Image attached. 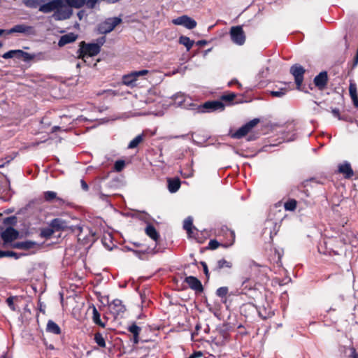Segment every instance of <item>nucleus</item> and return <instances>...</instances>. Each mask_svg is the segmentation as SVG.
I'll list each match as a JSON object with an SVG mask.
<instances>
[{"instance_id": "nucleus-56", "label": "nucleus", "mask_w": 358, "mask_h": 358, "mask_svg": "<svg viewBox=\"0 0 358 358\" xmlns=\"http://www.w3.org/2000/svg\"><path fill=\"white\" fill-rule=\"evenodd\" d=\"M80 184H81L82 189L83 190L87 191L89 189L88 185L87 184V182L84 180H80Z\"/></svg>"}, {"instance_id": "nucleus-46", "label": "nucleus", "mask_w": 358, "mask_h": 358, "mask_svg": "<svg viewBox=\"0 0 358 358\" xmlns=\"http://www.w3.org/2000/svg\"><path fill=\"white\" fill-rule=\"evenodd\" d=\"M286 92L287 90L285 88H282L278 91H271V94L275 97H281L284 96L286 94Z\"/></svg>"}, {"instance_id": "nucleus-38", "label": "nucleus", "mask_w": 358, "mask_h": 358, "mask_svg": "<svg viewBox=\"0 0 358 358\" xmlns=\"http://www.w3.org/2000/svg\"><path fill=\"white\" fill-rule=\"evenodd\" d=\"M55 231L54 229L50 227L48 228L43 229L41 231V236L45 238H50L51 236L53 235Z\"/></svg>"}, {"instance_id": "nucleus-2", "label": "nucleus", "mask_w": 358, "mask_h": 358, "mask_svg": "<svg viewBox=\"0 0 358 358\" xmlns=\"http://www.w3.org/2000/svg\"><path fill=\"white\" fill-rule=\"evenodd\" d=\"M64 6L63 0H52L39 7V10L44 13H50L55 10L57 11L54 13L53 17L56 20H62L70 17V14L65 10L60 9Z\"/></svg>"}, {"instance_id": "nucleus-60", "label": "nucleus", "mask_w": 358, "mask_h": 358, "mask_svg": "<svg viewBox=\"0 0 358 358\" xmlns=\"http://www.w3.org/2000/svg\"><path fill=\"white\" fill-rule=\"evenodd\" d=\"M105 42V37H101L97 40V43L96 44L100 45V48L103 45Z\"/></svg>"}, {"instance_id": "nucleus-41", "label": "nucleus", "mask_w": 358, "mask_h": 358, "mask_svg": "<svg viewBox=\"0 0 358 358\" xmlns=\"http://www.w3.org/2000/svg\"><path fill=\"white\" fill-rule=\"evenodd\" d=\"M68 5L74 8H80L85 3V0H66Z\"/></svg>"}, {"instance_id": "nucleus-14", "label": "nucleus", "mask_w": 358, "mask_h": 358, "mask_svg": "<svg viewBox=\"0 0 358 358\" xmlns=\"http://www.w3.org/2000/svg\"><path fill=\"white\" fill-rule=\"evenodd\" d=\"M232 268L233 262L223 258L216 262L215 266L213 268V271L217 274H220L222 272L230 271Z\"/></svg>"}, {"instance_id": "nucleus-48", "label": "nucleus", "mask_w": 358, "mask_h": 358, "mask_svg": "<svg viewBox=\"0 0 358 358\" xmlns=\"http://www.w3.org/2000/svg\"><path fill=\"white\" fill-rule=\"evenodd\" d=\"M22 255H18L15 252L13 251H5V257H14L15 259H18Z\"/></svg>"}, {"instance_id": "nucleus-24", "label": "nucleus", "mask_w": 358, "mask_h": 358, "mask_svg": "<svg viewBox=\"0 0 358 358\" xmlns=\"http://www.w3.org/2000/svg\"><path fill=\"white\" fill-rule=\"evenodd\" d=\"M37 245V243L31 241H26L22 242H16L12 244L13 248L21 249V250H29L34 248Z\"/></svg>"}, {"instance_id": "nucleus-32", "label": "nucleus", "mask_w": 358, "mask_h": 358, "mask_svg": "<svg viewBox=\"0 0 358 358\" xmlns=\"http://www.w3.org/2000/svg\"><path fill=\"white\" fill-rule=\"evenodd\" d=\"M178 42L180 44L183 45L187 51L190 50V49L192 48L194 41L193 40H191L189 37L186 36H180L178 39Z\"/></svg>"}, {"instance_id": "nucleus-50", "label": "nucleus", "mask_w": 358, "mask_h": 358, "mask_svg": "<svg viewBox=\"0 0 358 358\" xmlns=\"http://www.w3.org/2000/svg\"><path fill=\"white\" fill-rule=\"evenodd\" d=\"M331 113L333 115L337 117L338 120H345L343 117L341 116L339 109L334 108L332 109Z\"/></svg>"}, {"instance_id": "nucleus-1", "label": "nucleus", "mask_w": 358, "mask_h": 358, "mask_svg": "<svg viewBox=\"0 0 358 358\" xmlns=\"http://www.w3.org/2000/svg\"><path fill=\"white\" fill-rule=\"evenodd\" d=\"M320 254L328 255H340L343 251V246L341 241L335 236L328 237L324 239L317 247Z\"/></svg>"}, {"instance_id": "nucleus-34", "label": "nucleus", "mask_w": 358, "mask_h": 358, "mask_svg": "<svg viewBox=\"0 0 358 358\" xmlns=\"http://www.w3.org/2000/svg\"><path fill=\"white\" fill-rule=\"evenodd\" d=\"M94 342L101 348H106V341L103 335L100 332L94 334Z\"/></svg>"}, {"instance_id": "nucleus-26", "label": "nucleus", "mask_w": 358, "mask_h": 358, "mask_svg": "<svg viewBox=\"0 0 358 358\" xmlns=\"http://www.w3.org/2000/svg\"><path fill=\"white\" fill-rule=\"evenodd\" d=\"M145 232L148 236H149L150 238H152L156 243L160 238V235H159V232L157 231L155 227L151 224H147V226L145 229Z\"/></svg>"}, {"instance_id": "nucleus-40", "label": "nucleus", "mask_w": 358, "mask_h": 358, "mask_svg": "<svg viewBox=\"0 0 358 358\" xmlns=\"http://www.w3.org/2000/svg\"><path fill=\"white\" fill-rule=\"evenodd\" d=\"M349 93L351 98H356L357 95V85L352 80L350 81Z\"/></svg>"}, {"instance_id": "nucleus-30", "label": "nucleus", "mask_w": 358, "mask_h": 358, "mask_svg": "<svg viewBox=\"0 0 358 358\" xmlns=\"http://www.w3.org/2000/svg\"><path fill=\"white\" fill-rule=\"evenodd\" d=\"M92 321L94 324L96 325H99V327L104 328L106 327V322H103L101 320V315L97 310L96 308L92 305Z\"/></svg>"}, {"instance_id": "nucleus-16", "label": "nucleus", "mask_w": 358, "mask_h": 358, "mask_svg": "<svg viewBox=\"0 0 358 358\" xmlns=\"http://www.w3.org/2000/svg\"><path fill=\"white\" fill-rule=\"evenodd\" d=\"M184 282H186L189 287L196 293H201L203 292V287L201 282L196 277L189 275L185 278Z\"/></svg>"}, {"instance_id": "nucleus-4", "label": "nucleus", "mask_w": 358, "mask_h": 358, "mask_svg": "<svg viewBox=\"0 0 358 358\" xmlns=\"http://www.w3.org/2000/svg\"><path fill=\"white\" fill-rule=\"evenodd\" d=\"M289 72L294 78L296 89L304 92H308L307 90H304V87L303 86V76L306 73L305 69L301 65L295 64L290 67Z\"/></svg>"}, {"instance_id": "nucleus-51", "label": "nucleus", "mask_w": 358, "mask_h": 358, "mask_svg": "<svg viewBox=\"0 0 358 358\" xmlns=\"http://www.w3.org/2000/svg\"><path fill=\"white\" fill-rule=\"evenodd\" d=\"M203 355L201 351L194 352L188 358H201Z\"/></svg>"}, {"instance_id": "nucleus-6", "label": "nucleus", "mask_w": 358, "mask_h": 358, "mask_svg": "<svg viewBox=\"0 0 358 358\" xmlns=\"http://www.w3.org/2000/svg\"><path fill=\"white\" fill-rule=\"evenodd\" d=\"M260 122V120L259 118H254L252 120L249 121L238 129H237L235 132L231 134V137L234 139H240L243 137L248 135L251 130L257 126Z\"/></svg>"}, {"instance_id": "nucleus-18", "label": "nucleus", "mask_w": 358, "mask_h": 358, "mask_svg": "<svg viewBox=\"0 0 358 358\" xmlns=\"http://www.w3.org/2000/svg\"><path fill=\"white\" fill-rule=\"evenodd\" d=\"M13 33H21L26 34H34L35 30L33 27L28 26L24 24H17L12 27L10 29L7 30V34Z\"/></svg>"}, {"instance_id": "nucleus-35", "label": "nucleus", "mask_w": 358, "mask_h": 358, "mask_svg": "<svg viewBox=\"0 0 358 358\" xmlns=\"http://www.w3.org/2000/svg\"><path fill=\"white\" fill-rule=\"evenodd\" d=\"M143 141V135L140 134L136 136L133 140L130 141L128 145V148L134 149L136 148Z\"/></svg>"}, {"instance_id": "nucleus-64", "label": "nucleus", "mask_w": 358, "mask_h": 358, "mask_svg": "<svg viewBox=\"0 0 358 358\" xmlns=\"http://www.w3.org/2000/svg\"><path fill=\"white\" fill-rule=\"evenodd\" d=\"M310 182V181H313V182H317V181H316V180L315 178H310V180H307L305 181V182Z\"/></svg>"}, {"instance_id": "nucleus-9", "label": "nucleus", "mask_w": 358, "mask_h": 358, "mask_svg": "<svg viewBox=\"0 0 358 358\" xmlns=\"http://www.w3.org/2000/svg\"><path fill=\"white\" fill-rule=\"evenodd\" d=\"M172 23L175 25H181L188 29H192L196 27V22L189 17L188 15H184L180 16L172 20Z\"/></svg>"}, {"instance_id": "nucleus-44", "label": "nucleus", "mask_w": 358, "mask_h": 358, "mask_svg": "<svg viewBox=\"0 0 358 358\" xmlns=\"http://www.w3.org/2000/svg\"><path fill=\"white\" fill-rule=\"evenodd\" d=\"M229 292V289L227 287H219L216 291V294L221 298L226 297Z\"/></svg>"}, {"instance_id": "nucleus-15", "label": "nucleus", "mask_w": 358, "mask_h": 358, "mask_svg": "<svg viewBox=\"0 0 358 358\" xmlns=\"http://www.w3.org/2000/svg\"><path fill=\"white\" fill-rule=\"evenodd\" d=\"M109 309L115 317H117L126 310L125 306L120 299H115L109 304Z\"/></svg>"}, {"instance_id": "nucleus-21", "label": "nucleus", "mask_w": 358, "mask_h": 358, "mask_svg": "<svg viewBox=\"0 0 358 358\" xmlns=\"http://www.w3.org/2000/svg\"><path fill=\"white\" fill-rule=\"evenodd\" d=\"M338 171L344 176L346 179H350L354 176V171L349 162H345L342 164H339L338 166Z\"/></svg>"}, {"instance_id": "nucleus-20", "label": "nucleus", "mask_w": 358, "mask_h": 358, "mask_svg": "<svg viewBox=\"0 0 358 358\" xmlns=\"http://www.w3.org/2000/svg\"><path fill=\"white\" fill-rule=\"evenodd\" d=\"M257 310V308L252 303H243L240 307V313L242 315L245 316L246 318L252 317L254 315Z\"/></svg>"}, {"instance_id": "nucleus-54", "label": "nucleus", "mask_w": 358, "mask_h": 358, "mask_svg": "<svg viewBox=\"0 0 358 358\" xmlns=\"http://www.w3.org/2000/svg\"><path fill=\"white\" fill-rule=\"evenodd\" d=\"M235 84L237 85V86L239 89H241L242 87V85L236 79H234V80H232L231 81H230L228 83V86L231 87V85H235Z\"/></svg>"}, {"instance_id": "nucleus-17", "label": "nucleus", "mask_w": 358, "mask_h": 358, "mask_svg": "<svg viewBox=\"0 0 358 358\" xmlns=\"http://www.w3.org/2000/svg\"><path fill=\"white\" fill-rule=\"evenodd\" d=\"M328 74L324 71L316 76L313 80L314 85L319 90H324L328 84Z\"/></svg>"}, {"instance_id": "nucleus-45", "label": "nucleus", "mask_w": 358, "mask_h": 358, "mask_svg": "<svg viewBox=\"0 0 358 358\" xmlns=\"http://www.w3.org/2000/svg\"><path fill=\"white\" fill-rule=\"evenodd\" d=\"M250 279L246 278L244 279L242 282V290H250L252 289V285L250 284Z\"/></svg>"}, {"instance_id": "nucleus-63", "label": "nucleus", "mask_w": 358, "mask_h": 358, "mask_svg": "<svg viewBox=\"0 0 358 358\" xmlns=\"http://www.w3.org/2000/svg\"><path fill=\"white\" fill-rule=\"evenodd\" d=\"M4 33H6L7 34V30H5V29H0V36L3 35V34Z\"/></svg>"}, {"instance_id": "nucleus-27", "label": "nucleus", "mask_w": 358, "mask_h": 358, "mask_svg": "<svg viewBox=\"0 0 358 358\" xmlns=\"http://www.w3.org/2000/svg\"><path fill=\"white\" fill-rule=\"evenodd\" d=\"M167 182L168 189L171 193L176 192L180 187V180L178 178H169Z\"/></svg>"}, {"instance_id": "nucleus-52", "label": "nucleus", "mask_w": 358, "mask_h": 358, "mask_svg": "<svg viewBox=\"0 0 358 358\" xmlns=\"http://www.w3.org/2000/svg\"><path fill=\"white\" fill-rule=\"evenodd\" d=\"M16 221V217L15 216L7 217L4 220V223L6 224H14Z\"/></svg>"}, {"instance_id": "nucleus-36", "label": "nucleus", "mask_w": 358, "mask_h": 358, "mask_svg": "<svg viewBox=\"0 0 358 358\" xmlns=\"http://www.w3.org/2000/svg\"><path fill=\"white\" fill-rule=\"evenodd\" d=\"M34 57V55L27 52H24L22 50H19V55H17V59H22L24 62H28L33 59Z\"/></svg>"}, {"instance_id": "nucleus-33", "label": "nucleus", "mask_w": 358, "mask_h": 358, "mask_svg": "<svg viewBox=\"0 0 358 358\" xmlns=\"http://www.w3.org/2000/svg\"><path fill=\"white\" fill-rule=\"evenodd\" d=\"M249 267L252 271H258L262 273H266V271L268 270V268L266 266L259 264L255 262L254 260H251L249 262Z\"/></svg>"}, {"instance_id": "nucleus-8", "label": "nucleus", "mask_w": 358, "mask_h": 358, "mask_svg": "<svg viewBox=\"0 0 358 358\" xmlns=\"http://www.w3.org/2000/svg\"><path fill=\"white\" fill-rule=\"evenodd\" d=\"M230 36L231 41L237 45H241L245 43V35L241 26L232 27L230 29Z\"/></svg>"}, {"instance_id": "nucleus-43", "label": "nucleus", "mask_w": 358, "mask_h": 358, "mask_svg": "<svg viewBox=\"0 0 358 358\" xmlns=\"http://www.w3.org/2000/svg\"><path fill=\"white\" fill-rule=\"evenodd\" d=\"M125 167V162L122 159H119V160H117L115 162V164H114V169L117 171V172H120L122 171L124 168Z\"/></svg>"}, {"instance_id": "nucleus-22", "label": "nucleus", "mask_w": 358, "mask_h": 358, "mask_svg": "<svg viewBox=\"0 0 358 358\" xmlns=\"http://www.w3.org/2000/svg\"><path fill=\"white\" fill-rule=\"evenodd\" d=\"M257 313H258L259 316L263 320L270 318L274 315V312L268 303H266V306L263 305L259 308H257Z\"/></svg>"}, {"instance_id": "nucleus-28", "label": "nucleus", "mask_w": 358, "mask_h": 358, "mask_svg": "<svg viewBox=\"0 0 358 358\" xmlns=\"http://www.w3.org/2000/svg\"><path fill=\"white\" fill-rule=\"evenodd\" d=\"M50 227H51L55 231H63L66 229V224L59 218H55L50 222Z\"/></svg>"}, {"instance_id": "nucleus-31", "label": "nucleus", "mask_w": 358, "mask_h": 358, "mask_svg": "<svg viewBox=\"0 0 358 358\" xmlns=\"http://www.w3.org/2000/svg\"><path fill=\"white\" fill-rule=\"evenodd\" d=\"M46 331L56 335H59L62 332L60 327L52 320H49L46 326Z\"/></svg>"}, {"instance_id": "nucleus-25", "label": "nucleus", "mask_w": 358, "mask_h": 358, "mask_svg": "<svg viewBox=\"0 0 358 358\" xmlns=\"http://www.w3.org/2000/svg\"><path fill=\"white\" fill-rule=\"evenodd\" d=\"M340 241L341 245L344 247L347 244H352V238H353V233L352 231H341L338 236H335Z\"/></svg>"}, {"instance_id": "nucleus-3", "label": "nucleus", "mask_w": 358, "mask_h": 358, "mask_svg": "<svg viewBox=\"0 0 358 358\" xmlns=\"http://www.w3.org/2000/svg\"><path fill=\"white\" fill-rule=\"evenodd\" d=\"M100 45L95 43H87L85 41L80 43V48L78 51V58L85 62L87 57H94L100 52Z\"/></svg>"}, {"instance_id": "nucleus-37", "label": "nucleus", "mask_w": 358, "mask_h": 358, "mask_svg": "<svg viewBox=\"0 0 358 358\" xmlns=\"http://www.w3.org/2000/svg\"><path fill=\"white\" fill-rule=\"evenodd\" d=\"M297 202L295 199H289L285 203L284 207L286 210L293 211L296 208Z\"/></svg>"}, {"instance_id": "nucleus-42", "label": "nucleus", "mask_w": 358, "mask_h": 358, "mask_svg": "<svg viewBox=\"0 0 358 358\" xmlns=\"http://www.w3.org/2000/svg\"><path fill=\"white\" fill-rule=\"evenodd\" d=\"M19 55V50H12L2 55V57L4 59H10V58H17V55Z\"/></svg>"}, {"instance_id": "nucleus-53", "label": "nucleus", "mask_w": 358, "mask_h": 358, "mask_svg": "<svg viewBox=\"0 0 358 358\" xmlns=\"http://www.w3.org/2000/svg\"><path fill=\"white\" fill-rule=\"evenodd\" d=\"M99 0H87V5L89 8H93Z\"/></svg>"}, {"instance_id": "nucleus-49", "label": "nucleus", "mask_w": 358, "mask_h": 358, "mask_svg": "<svg viewBox=\"0 0 358 358\" xmlns=\"http://www.w3.org/2000/svg\"><path fill=\"white\" fill-rule=\"evenodd\" d=\"M201 264L203 266V273L206 276L207 278H209L210 273L206 263L204 262H201Z\"/></svg>"}, {"instance_id": "nucleus-29", "label": "nucleus", "mask_w": 358, "mask_h": 358, "mask_svg": "<svg viewBox=\"0 0 358 358\" xmlns=\"http://www.w3.org/2000/svg\"><path fill=\"white\" fill-rule=\"evenodd\" d=\"M76 36L74 34L70 33L61 36L58 42V45L62 47L66 44L71 43L75 41Z\"/></svg>"}, {"instance_id": "nucleus-55", "label": "nucleus", "mask_w": 358, "mask_h": 358, "mask_svg": "<svg viewBox=\"0 0 358 358\" xmlns=\"http://www.w3.org/2000/svg\"><path fill=\"white\" fill-rule=\"evenodd\" d=\"M351 354L350 355V357L352 358H358V353L357 352V350L355 348H351Z\"/></svg>"}, {"instance_id": "nucleus-19", "label": "nucleus", "mask_w": 358, "mask_h": 358, "mask_svg": "<svg viewBox=\"0 0 358 358\" xmlns=\"http://www.w3.org/2000/svg\"><path fill=\"white\" fill-rule=\"evenodd\" d=\"M43 199L47 202L55 201L57 206H62L66 203V201L58 197L57 193L52 191H46L43 193Z\"/></svg>"}, {"instance_id": "nucleus-12", "label": "nucleus", "mask_w": 358, "mask_h": 358, "mask_svg": "<svg viewBox=\"0 0 358 358\" xmlns=\"http://www.w3.org/2000/svg\"><path fill=\"white\" fill-rule=\"evenodd\" d=\"M19 236V232L17 230L12 227H7L1 234V238L3 241V246L7 243H11L16 240Z\"/></svg>"}, {"instance_id": "nucleus-57", "label": "nucleus", "mask_w": 358, "mask_h": 358, "mask_svg": "<svg viewBox=\"0 0 358 358\" xmlns=\"http://www.w3.org/2000/svg\"><path fill=\"white\" fill-rule=\"evenodd\" d=\"M153 250H150V249L148 248L147 249H145V250L143 251H140V250H133V252L136 254H140V253H143V254H145V253H150L151 251H152Z\"/></svg>"}, {"instance_id": "nucleus-59", "label": "nucleus", "mask_w": 358, "mask_h": 358, "mask_svg": "<svg viewBox=\"0 0 358 358\" xmlns=\"http://www.w3.org/2000/svg\"><path fill=\"white\" fill-rule=\"evenodd\" d=\"M257 138V136L255 135V134H250L248 137V141H255Z\"/></svg>"}, {"instance_id": "nucleus-61", "label": "nucleus", "mask_w": 358, "mask_h": 358, "mask_svg": "<svg viewBox=\"0 0 358 358\" xmlns=\"http://www.w3.org/2000/svg\"><path fill=\"white\" fill-rule=\"evenodd\" d=\"M355 107H358V96L356 98H351Z\"/></svg>"}, {"instance_id": "nucleus-10", "label": "nucleus", "mask_w": 358, "mask_h": 358, "mask_svg": "<svg viewBox=\"0 0 358 358\" xmlns=\"http://www.w3.org/2000/svg\"><path fill=\"white\" fill-rule=\"evenodd\" d=\"M225 106L221 101H209L205 102L200 106L201 112H211L215 110L222 111L224 110Z\"/></svg>"}, {"instance_id": "nucleus-7", "label": "nucleus", "mask_w": 358, "mask_h": 358, "mask_svg": "<svg viewBox=\"0 0 358 358\" xmlns=\"http://www.w3.org/2000/svg\"><path fill=\"white\" fill-rule=\"evenodd\" d=\"M121 22L122 19L118 17L107 18L99 24L98 31L100 34H106L112 31Z\"/></svg>"}, {"instance_id": "nucleus-23", "label": "nucleus", "mask_w": 358, "mask_h": 358, "mask_svg": "<svg viewBox=\"0 0 358 358\" xmlns=\"http://www.w3.org/2000/svg\"><path fill=\"white\" fill-rule=\"evenodd\" d=\"M127 330L133 336L132 341H133L134 344H135V345L138 344L140 341L139 335L141 331V328L140 327H138L136 324V322H133L131 325H129L127 327Z\"/></svg>"}, {"instance_id": "nucleus-11", "label": "nucleus", "mask_w": 358, "mask_h": 358, "mask_svg": "<svg viewBox=\"0 0 358 358\" xmlns=\"http://www.w3.org/2000/svg\"><path fill=\"white\" fill-rule=\"evenodd\" d=\"M183 228L187 231L189 237L194 238L198 242L202 243L203 240L200 239L199 236L198 230L193 225V220L191 217H187L183 222Z\"/></svg>"}, {"instance_id": "nucleus-13", "label": "nucleus", "mask_w": 358, "mask_h": 358, "mask_svg": "<svg viewBox=\"0 0 358 358\" xmlns=\"http://www.w3.org/2000/svg\"><path fill=\"white\" fill-rule=\"evenodd\" d=\"M148 73L149 71L146 69L132 71L123 76V83L127 85H132L137 80L138 77L148 75Z\"/></svg>"}, {"instance_id": "nucleus-62", "label": "nucleus", "mask_w": 358, "mask_h": 358, "mask_svg": "<svg viewBox=\"0 0 358 358\" xmlns=\"http://www.w3.org/2000/svg\"><path fill=\"white\" fill-rule=\"evenodd\" d=\"M5 257V251L0 250V258Z\"/></svg>"}, {"instance_id": "nucleus-39", "label": "nucleus", "mask_w": 358, "mask_h": 358, "mask_svg": "<svg viewBox=\"0 0 358 358\" xmlns=\"http://www.w3.org/2000/svg\"><path fill=\"white\" fill-rule=\"evenodd\" d=\"M236 97V94H235L234 92H229L227 94L222 95L220 97V101L225 102H231L234 100Z\"/></svg>"}, {"instance_id": "nucleus-5", "label": "nucleus", "mask_w": 358, "mask_h": 358, "mask_svg": "<svg viewBox=\"0 0 358 358\" xmlns=\"http://www.w3.org/2000/svg\"><path fill=\"white\" fill-rule=\"evenodd\" d=\"M221 231L225 234L227 241L224 243L220 244L215 239L210 240L208 243V249L215 250L220 245H222L224 248H227V247L232 245L234 243L236 236H235V232L234 231L229 229L227 227H222L221 229Z\"/></svg>"}, {"instance_id": "nucleus-58", "label": "nucleus", "mask_w": 358, "mask_h": 358, "mask_svg": "<svg viewBox=\"0 0 358 358\" xmlns=\"http://www.w3.org/2000/svg\"><path fill=\"white\" fill-rule=\"evenodd\" d=\"M207 43L208 42L206 40H200L196 42V45L201 47L206 45Z\"/></svg>"}, {"instance_id": "nucleus-47", "label": "nucleus", "mask_w": 358, "mask_h": 358, "mask_svg": "<svg viewBox=\"0 0 358 358\" xmlns=\"http://www.w3.org/2000/svg\"><path fill=\"white\" fill-rule=\"evenodd\" d=\"M15 296H9L6 299V303L9 306V308L15 311L16 310L15 306L14 304V299Z\"/></svg>"}]
</instances>
